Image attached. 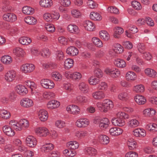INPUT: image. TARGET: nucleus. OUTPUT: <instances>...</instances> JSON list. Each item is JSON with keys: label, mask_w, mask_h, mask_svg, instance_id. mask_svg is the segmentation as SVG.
<instances>
[{"label": "nucleus", "mask_w": 157, "mask_h": 157, "mask_svg": "<svg viewBox=\"0 0 157 157\" xmlns=\"http://www.w3.org/2000/svg\"><path fill=\"white\" fill-rule=\"evenodd\" d=\"M104 72L113 78H116L119 77L120 74V71L116 68L112 69L106 68L105 69Z\"/></svg>", "instance_id": "nucleus-1"}, {"label": "nucleus", "mask_w": 157, "mask_h": 157, "mask_svg": "<svg viewBox=\"0 0 157 157\" xmlns=\"http://www.w3.org/2000/svg\"><path fill=\"white\" fill-rule=\"evenodd\" d=\"M17 77V73L15 71L10 70L8 71L6 73L4 78L5 80L7 82H12L15 80Z\"/></svg>", "instance_id": "nucleus-2"}, {"label": "nucleus", "mask_w": 157, "mask_h": 157, "mask_svg": "<svg viewBox=\"0 0 157 157\" xmlns=\"http://www.w3.org/2000/svg\"><path fill=\"white\" fill-rule=\"evenodd\" d=\"M35 68V66L31 63H27L23 64L21 67V71L25 73H30L33 71Z\"/></svg>", "instance_id": "nucleus-3"}, {"label": "nucleus", "mask_w": 157, "mask_h": 157, "mask_svg": "<svg viewBox=\"0 0 157 157\" xmlns=\"http://www.w3.org/2000/svg\"><path fill=\"white\" fill-rule=\"evenodd\" d=\"M40 84L43 88L46 89H51L54 86V83L53 81L47 79H42L40 81Z\"/></svg>", "instance_id": "nucleus-4"}, {"label": "nucleus", "mask_w": 157, "mask_h": 157, "mask_svg": "<svg viewBox=\"0 0 157 157\" xmlns=\"http://www.w3.org/2000/svg\"><path fill=\"white\" fill-rule=\"evenodd\" d=\"M35 132L37 135L40 136L45 137L49 133L48 129L44 127H38L36 128L35 130Z\"/></svg>", "instance_id": "nucleus-5"}, {"label": "nucleus", "mask_w": 157, "mask_h": 157, "mask_svg": "<svg viewBox=\"0 0 157 157\" xmlns=\"http://www.w3.org/2000/svg\"><path fill=\"white\" fill-rule=\"evenodd\" d=\"M3 17L5 21L12 22L15 21L17 19L16 15L13 13H6L3 14Z\"/></svg>", "instance_id": "nucleus-6"}, {"label": "nucleus", "mask_w": 157, "mask_h": 157, "mask_svg": "<svg viewBox=\"0 0 157 157\" xmlns=\"http://www.w3.org/2000/svg\"><path fill=\"white\" fill-rule=\"evenodd\" d=\"M84 152L85 154L90 157L96 156L97 154V150L92 147H87L85 148Z\"/></svg>", "instance_id": "nucleus-7"}, {"label": "nucleus", "mask_w": 157, "mask_h": 157, "mask_svg": "<svg viewBox=\"0 0 157 157\" xmlns=\"http://www.w3.org/2000/svg\"><path fill=\"white\" fill-rule=\"evenodd\" d=\"M26 142L27 146L30 147H35L37 144L36 139L31 136H29L26 137Z\"/></svg>", "instance_id": "nucleus-8"}, {"label": "nucleus", "mask_w": 157, "mask_h": 157, "mask_svg": "<svg viewBox=\"0 0 157 157\" xmlns=\"http://www.w3.org/2000/svg\"><path fill=\"white\" fill-rule=\"evenodd\" d=\"M89 120L85 118L78 119L76 122V125L79 128H84L89 124Z\"/></svg>", "instance_id": "nucleus-9"}, {"label": "nucleus", "mask_w": 157, "mask_h": 157, "mask_svg": "<svg viewBox=\"0 0 157 157\" xmlns=\"http://www.w3.org/2000/svg\"><path fill=\"white\" fill-rule=\"evenodd\" d=\"M20 104L23 107L28 108L32 106L33 103L32 100L28 98H25L21 101Z\"/></svg>", "instance_id": "nucleus-10"}, {"label": "nucleus", "mask_w": 157, "mask_h": 157, "mask_svg": "<svg viewBox=\"0 0 157 157\" xmlns=\"http://www.w3.org/2000/svg\"><path fill=\"white\" fill-rule=\"evenodd\" d=\"M67 111L69 113L73 114H77L79 113L80 111V108L76 105H69L66 108Z\"/></svg>", "instance_id": "nucleus-11"}, {"label": "nucleus", "mask_w": 157, "mask_h": 157, "mask_svg": "<svg viewBox=\"0 0 157 157\" xmlns=\"http://www.w3.org/2000/svg\"><path fill=\"white\" fill-rule=\"evenodd\" d=\"M109 119L106 118H104L100 120L99 126L101 129L105 130L109 127Z\"/></svg>", "instance_id": "nucleus-12"}, {"label": "nucleus", "mask_w": 157, "mask_h": 157, "mask_svg": "<svg viewBox=\"0 0 157 157\" xmlns=\"http://www.w3.org/2000/svg\"><path fill=\"white\" fill-rule=\"evenodd\" d=\"M105 96V93L100 90L94 92L92 94V96L93 98L98 100L104 98Z\"/></svg>", "instance_id": "nucleus-13"}, {"label": "nucleus", "mask_w": 157, "mask_h": 157, "mask_svg": "<svg viewBox=\"0 0 157 157\" xmlns=\"http://www.w3.org/2000/svg\"><path fill=\"white\" fill-rule=\"evenodd\" d=\"M15 89L16 92L21 95H25L28 92L27 88L24 86L21 85H17Z\"/></svg>", "instance_id": "nucleus-14"}, {"label": "nucleus", "mask_w": 157, "mask_h": 157, "mask_svg": "<svg viewBox=\"0 0 157 157\" xmlns=\"http://www.w3.org/2000/svg\"><path fill=\"white\" fill-rule=\"evenodd\" d=\"M133 135L136 137H144L146 135L145 131L140 128H137L134 129L133 131Z\"/></svg>", "instance_id": "nucleus-15"}, {"label": "nucleus", "mask_w": 157, "mask_h": 157, "mask_svg": "<svg viewBox=\"0 0 157 157\" xmlns=\"http://www.w3.org/2000/svg\"><path fill=\"white\" fill-rule=\"evenodd\" d=\"M104 104V112H106L113 107V102L108 99H106L103 101Z\"/></svg>", "instance_id": "nucleus-16"}, {"label": "nucleus", "mask_w": 157, "mask_h": 157, "mask_svg": "<svg viewBox=\"0 0 157 157\" xmlns=\"http://www.w3.org/2000/svg\"><path fill=\"white\" fill-rule=\"evenodd\" d=\"M111 122L115 126L120 127L124 126L125 124L124 119L121 118H114L112 119Z\"/></svg>", "instance_id": "nucleus-17"}, {"label": "nucleus", "mask_w": 157, "mask_h": 157, "mask_svg": "<svg viewBox=\"0 0 157 157\" xmlns=\"http://www.w3.org/2000/svg\"><path fill=\"white\" fill-rule=\"evenodd\" d=\"M54 148V145L51 143H46L41 146V151L43 152L47 153L53 150Z\"/></svg>", "instance_id": "nucleus-18"}, {"label": "nucleus", "mask_w": 157, "mask_h": 157, "mask_svg": "<svg viewBox=\"0 0 157 157\" xmlns=\"http://www.w3.org/2000/svg\"><path fill=\"white\" fill-rule=\"evenodd\" d=\"M114 46V50L110 51L109 52V54L112 56H114V54L113 52L115 51L117 53H121L123 52V47L119 44H115Z\"/></svg>", "instance_id": "nucleus-19"}, {"label": "nucleus", "mask_w": 157, "mask_h": 157, "mask_svg": "<svg viewBox=\"0 0 157 157\" xmlns=\"http://www.w3.org/2000/svg\"><path fill=\"white\" fill-rule=\"evenodd\" d=\"M83 25L85 29L88 31H93L94 29V24L90 21H84L83 22Z\"/></svg>", "instance_id": "nucleus-20"}, {"label": "nucleus", "mask_w": 157, "mask_h": 157, "mask_svg": "<svg viewBox=\"0 0 157 157\" xmlns=\"http://www.w3.org/2000/svg\"><path fill=\"white\" fill-rule=\"evenodd\" d=\"M38 117L41 121H45L48 118V113L44 109H41L39 112Z\"/></svg>", "instance_id": "nucleus-21"}, {"label": "nucleus", "mask_w": 157, "mask_h": 157, "mask_svg": "<svg viewBox=\"0 0 157 157\" xmlns=\"http://www.w3.org/2000/svg\"><path fill=\"white\" fill-rule=\"evenodd\" d=\"M114 63L117 67L121 68H124L126 66L125 62L123 59L119 58L115 59Z\"/></svg>", "instance_id": "nucleus-22"}, {"label": "nucleus", "mask_w": 157, "mask_h": 157, "mask_svg": "<svg viewBox=\"0 0 157 157\" xmlns=\"http://www.w3.org/2000/svg\"><path fill=\"white\" fill-rule=\"evenodd\" d=\"M3 130L4 133L7 136H12L15 134L14 131L8 125H5L3 127Z\"/></svg>", "instance_id": "nucleus-23"}, {"label": "nucleus", "mask_w": 157, "mask_h": 157, "mask_svg": "<svg viewBox=\"0 0 157 157\" xmlns=\"http://www.w3.org/2000/svg\"><path fill=\"white\" fill-rule=\"evenodd\" d=\"M126 79L128 81H134L137 78L136 74L132 71H129L127 72L126 74Z\"/></svg>", "instance_id": "nucleus-24"}, {"label": "nucleus", "mask_w": 157, "mask_h": 157, "mask_svg": "<svg viewBox=\"0 0 157 157\" xmlns=\"http://www.w3.org/2000/svg\"><path fill=\"white\" fill-rule=\"evenodd\" d=\"M60 105V102L56 100H52L49 101L47 104L48 108L52 109L57 108Z\"/></svg>", "instance_id": "nucleus-25"}, {"label": "nucleus", "mask_w": 157, "mask_h": 157, "mask_svg": "<svg viewBox=\"0 0 157 157\" xmlns=\"http://www.w3.org/2000/svg\"><path fill=\"white\" fill-rule=\"evenodd\" d=\"M123 130L121 128L116 127L111 128L109 130L110 134L113 136H117L121 134Z\"/></svg>", "instance_id": "nucleus-26"}, {"label": "nucleus", "mask_w": 157, "mask_h": 157, "mask_svg": "<svg viewBox=\"0 0 157 157\" xmlns=\"http://www.w3.org/2000/svg\"><path fill=\"white\" fill-rule=\"evenodd\" d=\"M67 54L69 55L74 56L77 55L78 52V49L73 46L68 47L66 50Z\"/></svg>", "instance_id": "nucleus-27"}, {"label": "nucleus", "mask_w": 157, "mask_h": 157, "mask_svg": "<svg viewBox=\"0 0 157 157\" xmlns=\"http://www.w3.org/2000/svg\"><path fill=\"white\" fill-rule=\"evenodd\" d=\"M67 30L70 33H78L79 31L78 27L74 24H69L67 27Z\"/></svg>", "instance_id": "nucleus-28"}, {"label": "nucleus", "mask_w": 157, "mask_h": 157, "mask_svg": "<svg viewBox=\"0 0 157 157\" xmlns=\"http://www.w3.org/2000/svg\"><path fill=\"white\" fill-rule=\"evenodd\" d=\"M144 72L148 77L152 78L157 77V73L153 69L150 68H146L144 70Z\"/></svg>", "instance_id": "nucleus-29"}, {"label": "nucleus", "mask_w": 157, "mask_h": 157, "mask_svg": "<svg viewBox=\"0 0 157 157\" xmlns=\"http://www.w3.org/2000/svg\"><path fill=\"white\" fill-rule=\"evenodd\" d=\"M135 101L137 104L139 105H143L146 101V98L143 96L140 95H137L135 97Z\"/></svg>", "instance_id": "nucleus-30"}, {"label": "nucleus", "mask_w": 157, "mask_h": 157, "mask_svg": "<svg viewBox=\"0 0 157 157\" xmlns=\"http://www.w3.org/2000/svg\"><path fill=\"white\" fill-rule=\"evenodd\" d=\"M117 97L119 100L124 101H126L128 100L129 98V95L128 92H123L118 94Z\"/></svg>", "instance_id": "nucleus-31"}, {"label": "nucleus", "mask_w": 157, "mask_h": 157, "mask_svg": "<svg viewBox=\"0 0 157 157\" xmlns=\"http://www.w3.org/2000/svg\"><path fill=\"white\" fill-rule=\"evenodd\" d=\"M87 135V132L85 131H78L76 132L75 133V136L79 140L83 139Z\"/></svg>", "instance_id": "nucleus-32"}, {"label": "nucleus", "mask_w": 157, "mask_h": 157, "mask_svg": "<svg viewBox=\"0 0 157 157\" xmlns=\"http://www.w3.org/2000/svg\"><path fill=\"white\" fill-rule=\"evenodd\" d=\"M143 113L145 116L150 117L154 116L156 112L154 109L150 108L144 109L143 111Z\"/></svg>", "instance_id": "nucleus-33"}, {"label": "nucleus", "mask_w": 157, "mask_h": 157, "mask_svg": "<svg viewBox=\"0 0 157 157\" xmlns=\"http://www.w3.org/2000/svg\"><path fill=\"white\" fill-rule=\"evenodd\" d=\"M140 125L139 121L136 119H132L129 120L128 122V125L129 127L134 128L138 127Z\"/></svg>", "instance_id": "nucleus-34"}, {"label": "nucleus", "mask_w": 157, "mask_h": 157, "mask_svg": "<svg viewBox=\"0 0 157 157\" xmlns=\"http://www.w3.org/2000/svg\"><path fill=\"white\" fill-rule=\"evenodd\" d=\"M78 88L80 90L84 93H87L89 90V86L85 83L82 82L78 85Z\"/></svg>", "instance_id": "nucleus-35"}, {"label": "nucleus", "mask_w": 157, "mask_h": 157, "mask_svg": "<svg viewBox=\"0 0 157 157\" xmlns=\"http://www.w3.org/2000/svg\"><path fill=\"white\" fill-rule=\"evenodd\" d=\"M114 33L113 34V36L114 38L119 39L120 37V36L124 32L123 29L120 27H117L114 29Z\"/></svg>", "instance_id": "nucleus-36"}, {"label": "nucleus", "mask_w": 157, "mask_h": 157, "mask_svg": "<svg viewBox=\"0 0 157 157\" xmlns=\"http://www.w3.org/2000/svg\"><path fill=\"white\" fill-rule=\"evenodd\" d=\"M2 62L6 65H9L12 62V59L11 56L8 55H5L1 58Z\"/></svg>", "instance_id": "nucleus-37"}, {"label": "nucleus", "mask_w": 157, "mask_h": 157, "mask_svg": "<svg viewBox=\"0 0 157 157\" xmlns=\"http://www.w3.org/2000/svg\"><path fill=\"white\" fill-rule=\"evenodd\" d=\"M40 4L42 7L48 8L52 6L53 2L52 0H41Z\"/></svg>", "instance_id": "nucleus-38"}, {"label": "nucleus", "mask_w": 157, "mask_h": 157, "mask_svg": "<svg viewBox=\"0 0 157 157\" xmlns=\"http://www.w3.org/2000/svg\"><path fill=\"white\" fill-rule=\"evenodd\" d=\"M99 142L102 144H107L109 142V138L105 135H100L98 136Z\"/></svg>", "instance_id": "nucleus-39"}, {"label": "nucleus", "mask_w": 157, "mask_h": 157, "mask_svg": "<svg viewBox=\"0 0 157 157\" xmlns=\"http://www.w3.org/2000/svg\"><path fill=\"white\" fill-rule=\"evenodd\" d=\"M11 117L10 112L6 110H2L0 111V117L3 119H8Z\"/></svg>", "instance_id": "nucleus-40"}, {"label": "nucleus", "mask_w": 157, "mask_h": 157, "mask_svg": "<svg viewBox=\"0 0 157 157\" xmlns=\"http://www.w3.org/2000/svg\"><path fill=\"white\" fill-rule=\"evenodd\" d=\"M90 18L95 21H99L102 19L101 16L98 13L96 12H92L90 14Z\"/></svg>", "instance_id": "nucleus-41"}, {"label": "nucleus", "mask_w": 157, "mask_h": 157, "mask_svg": "<svg viewBox=\"0 0 157 157\" xmlns=\"http://www.w3.org/2000/svg\"><path fill=\"white\" fill-rule=\"evenodd\" d=\"M75 101L76 102L81 105H83L86 102L88 101V100L86 97L79 95L76 97Z\"/></svg>", "instance_id": "nucleus-42"}, {"label": "nucleus", "mask_w": 157, "mask_h": 157, "mask_svg": "<svg viewBox=\"0 0 157 157\" xmlns=\"http://www.w3.org/2000/svg\"><path fill=\"white\" fill-rule=\"evenodd\" d=\"M19 43L23 45H28L32 42L31 39L27 37H23L19 40Z\"/></svg>", "instance_id": "nucleus-43"}, {"label": "nucleus", "mask_w": 157, "mask_h": 157, "mask_svg": "<svg viewBox=\"0 0 157 157\" xmlns=\"http://www.w3.org/2000/svg\"><path fill=\"white\" fill-rule=\"evenodd\" d=\"M127 144L129 149L131 150L133 149L137 146L136 142L132 138H130L128 140Z\"/></svg>", "instance_id": "nucleus-44"}, {"label": "nucleus", "mask_w": 157, "mask_h": 157, "mask_svg": "<svg viewBox=\"0 0 157 157\" xmlns=\"http://www.w3.org/2000/svg\"><path fill=\"white\" fill-rule=\"evenodd\" d=\"M13 53L14 55L18 57H23L25 52L24 50L20 48H17L13 50Z\"/></svg>", "instance_id": "nucleus-45"}, {"label": "nucleus", "mask_w": 157, "mask_h": 157, "mask_svg": "<svg viewBox=\"0 0 157 157\" xmlns=\"http://www.w3.org/2000/svg\"><path fill=\"white\" fill-rule=\"evenodd\" d=\"M74 61L73 59L68 58L65 60L64 63V67L66 69H69L73 65Z\"/></svg>", "instance_id": "nucleus-46"}, {"label": "nucleus", "mask_w": 157, "mask_h": 157, "mask_svg": "<svg viewBox=\"0 0 157 157\" xmlns=\"http://www.w3.org/2000/svg\"><path fill=\"white\" fill-rule=\"evenodd\" d=\"M23 13L25 14H32L34 13V10L31 7L28 6L23 7L22 9Z\"/></svg>", "instance_id": "nucleus-47"}, {"label": "nucleus", "mask_w": 157, "mask_h": 157, "mask_svg": "<svg viewBox=\"0 0 157 157\" xmlns=\"http://www.w3.org/2000/svg\"><path fill=\"white\" fill-rule=\"evenodd\" d=\"M67 146L72 149H77L79 146V144L76 141H71L67 144Z\"/></svg>", "instance_id": "nucleus-48"}, {"label": "nucleus", "mask_w": 157, "mask_h": 157, "mask_svg": "<svg viewBox=\"0 0 157 157\" xmlns=\"http://www.w3.org/2000/svg\"><path fill=\"white\" fill-rule=\"evenodd\" d=\"M25 22L29 25H33L36 23V20L34 17L27 16L24 19Z\"/></svg>", "instance_id": "nucleus-49"}, {"label": "nucleus", "mask_w": 157, "mask_h": 157, "mask_svg": "<svg viewBox=\"0 0 157 157\" xmlns=\"http://www.w3.org/2000/svg\"><path fill=\"white\" fill-rule=\"evenodd\" d=\"M52 79L56 81H60L62 78V75L57 71L54 72L52 74Z\"/></svg>", "instance_id": "nucleus-50"}, {"label": "nucleus", "mask_w": 157, "mask_h": 157, "mask_svg": "<svg viewBox=\"0 0 157 157\" xmlns=\"http://www.w3.org/2000/svg\"><path fill=\"white\" fill-rule=\"evenodd\" d=\"M133 90L137 93H141L144 91V86L142 84L138 85L133 87Z\"/></svg>", "instance_id": "nucleus-51"}, {"label": "nucleus", "mask_w": 157, "mask_h": 157, "mask_svg": "<svg viewBox=\"0 0 157 157\" xmlns=\"http://www.w3.org/2000/svg\"><path fill=\"white\" fill-rule=\"evenodd\" d=\"M71 16L75 18H80L81 16V13L80 11L77 9H73L71 11Z\"/></svg>", "instance_id": "nucleus-52"}, {"label": "nucleus", "mask_w": 157, "mask_h": 157, "mask_svg": "<svg viewBox=\"0 0 157 157\" xmlns=\"http://www.w3.org/2000/svg\"><path fill=\"white\" fill-rule=\"evenodd\" d=\"M56 57L57 60L61 61L63 60L64 58V55L63 52L61 50H58L56 52Z\"/></svg>", "instance_id": "nucleus-53"}, {"label": "nucleus", "mask_w": 157, "mask_h": 157, "mask_svg": "<svg viewBox=\"0 0 157 157\" xmlns=\"http://www.w3.org/2000/svg\"><path fill=\"white\" fill-rule=\"evenodd\" d=\"M92 41L94 44L98 47L101 48L103 46L102 41L97 37H93L92 39Z\"/></svg>", "instance_id": "nucleus-54"}, {"label": "nucleus", "mask_w": 157, "mask_h": 157, "mask_svg": "<svg viewBox=\"0 0 157 157\" xmlns=\"http://www.w3.org/2000/svg\"><path fill=\"white\" fill-rule=\"evenodd\" d=\"M18 125H20L23 128H27L29 126L28 121L26 119H21L18 121Z\"/></svg>", "instance_id": "nucleus-55"}, {"label": "nucleus", "mask_w": 157, "mask_h": 157, "mask_svg": "<svg viewBox=\"0 0 157 157\" xmlns=\"http://www.w3.org/2000/svg\"><path fill=\"white\" fill-rule=\"evenodd\" d=\"M99 82V79L95 76H91L88 79L89 83L92 85H96L98 84Z\"/></svg>", "instance_id": "nucleus-56"}, {"label": "nucleus", "mask_w": 157, "mask_h": 157, "mask_svg": "<svg viewBox=\"0 0 157 157\" xmlns=\"http://www.w3.org/2000/svg\"><path fill=\"white\" fill-rule=\"evenodd\" d=\"M24 84L31 89L32 91H33L34 90L36 86V84L34 82L29 80L25 81Z\"/></svg>", "instance_id": "nucleus-57"}, {"label": "nucleus", "mask_w": 157, "mask_h": 157, "mask_svg": "<svg viewBox=\"0 0 157 157\" xmlns=\"http://www.w3.org/2000/svg\"><path fill=\"white\" fill-rule=\"evenodd\" d=\"M116 115L117 117V118L128 119L129 118L128 115L123 112H119L116 113Z\"/></svg>", "instance_id": "nucleus-58"}, {"label": "nucleus", "mask_w": 157, "mask_h": 157, "mask_svg": "<svg viewBox=\"0 0 157 157\" xmlns=\"http://www.w3.org/2000/svg\"><path fill=\"white\" fill-rule=\"evenodd\" d=\"M100 37L105 40H108L109 38V35L105 31H101L99 33Z\"/></svg>", "instance_id": "nucleus-59"}, {"label": "nucleus", "mask_w": 157, "mask_h": 157, "mask_svg": "<svg viewBox=\"0 0 157 157\" xmlns=\"http://www.w3.org/2000/svg\"><path fill=\"white\" fill-rule=\"evenodd\" d=\"M81 74L78 72H75L72 73L71 79L73 80H79L82 78Z\"/></svg>", "instance_id": "nucleus-60"}, {"label": "nucleus", "mask_w": 157, "mask_h": 157, "mask_svg": "<svg viewBox=\"0 0 157 157\" xmlns=\"http://www.w3.org/2000/svg\"><path fill=\"white\" fill-rule=\"evenodd\" d=\"M43 97L45 99H49L54 98L55 97V94L52 92H46L44 93Z\"/></svg>", "instance_id": "nucleus-61"}, {"label": "nucleus", "mask_w": 157, "mask_h": 157, "mask_svg": "<svg viewBox=\"0 0 157 157\" xmlns=\"http://www.w3.org/2000/svg\"><path fill=\"white\" fill-rule=\"evenodd\" d=\"M107 87V84L105 82H101L98 86V89L100 91L101 90V91L106 90Z\"/></svg>", "instance_id": "nucleus-62"}, {"label": "nucleus", "mask_w": 157, "mask_h": 157, "mask_svg": "<svg viewBox=\"0 0 157 157\" xmlns=\"http://www.w3.org/2000/svg\"><path fill=\"white\" fill-rule=\"evenodd\" d=\"M132 5L134 9L138 10H141L142 8V6L140 3L136 1H133Z\"/></svg>", "instance_id": "nucleus-63"}, {"label": "nucleus", "mask_w": 157, "mask_h": 157, "mask_svg": "<svg viewBox=\"0 0 157 157\" xmlns=\"http://www.w3.org/2000/svg\"><path fill=\"white\" fill-rule=\"evenodd\" d=\"M45 28L48 32L51 33L54 32L55 30L54 26L52 24H48L46 25Z\"/></svg>", "instance_id": "nucleus-64"}]
</instances>
